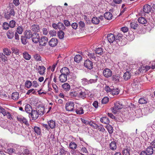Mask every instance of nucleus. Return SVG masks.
I'll use <instances>...</instances> for the list:
<instances>
[{"label":"nucleus","instance_id":"obj_1","mask_svg":"<svg viewBox=\"0 0 155 155\" xmlns=\"http://www.w3.org/2000/svg\"><path fill=\"white\" fill-rule=\"evenodd\" d=\"M114 105V107L111 108V110L113 113L116 114L118 110L122 108L123 106L119 102H116Z\"/></svg>","mask_w":155,"mask_h":155},{"label":"nucleus","instance_id":"obj_2","mask_svg":"<svg viewBox=\"0 0 155 155\" xmlns=\"http://www.w3.org/2000/svg\"><path fill=\"white\" fill-rule=\"evenodd\" d=\"M66 110L68 111H72L74 110V103L72 101H68L65 105Z\"/></svg>","mask_w":155,"mask_h":155},{"label":"nucleus","instance_id":"obj_3","mask_svg":"<svg viewBox=\"0 0 155 155\" xmlns=\"http://www.w3.org/2000/svg\"><path fill=\"white\" fill-rule=\"evenodd\" d=\"M132 87L134 90L137 91V90H140L141 88L140 84L139 81L137 80H134V82L132 84Z\"/></svg>","mask_w":155,"mask_h":155},{"label":"nucleus","instance_id":"obj_4","mask_svg":"<svg viewBox=\"0 0 155 155\" xmlns=\"http://www.w3.org/2000/svg\"><path fill=\"white\" fill-rule=\"evenodd\" d=\"M38 42L40 46H45L48 42V38L46 36H42L40 38Z\"/></svg>","mask_w":155,"mask_h":155},{"label":"nucleus","instance_id":"obj_5","mask_svg":"<svg viewBox=\"0 0 155 155\" xmlns=\"http://www.w3.org/2000/svg\"><path fill=\"white\" fill-rule=\"evenodd\" d=\"M84 65L87 69L91 70L93 68V62L89 59L86 60L84 61Z\"/></svg>","mask_w":155,"mask_h":155},{"label":"nucleus","instance_id":"obj_6","mask_svg":"<svg viewBox=\"0 0 155 155\" xmlns=\"http://www.w3.org/2000/svg\"><path fill=\"white\" fill-rule=\"evenodd\" d=\"M31 38L32 41L35 43H38L40 38L39 35L36 33L32 34Z\"/></svg>","mask_w":155,"mask_h":155},{"label":"nucleus","instance_id":"obj_7","mask_svg":"<svg viewBox=\"0 0 155 155\" xmlns=\"http://www.w3.org/2000/svg\"><path fill=\"white\" fill-rule=\"evenodd\" d=\"M103 75L106 78L110 77L112 75V71L109 68H106L104 69L103 72Z\"/></svg>","mask_w":155,"mask_h":155},{"label":"nucleus","instance_id":"obj_8","mask_svg":"<svg viewBox=\"0 0 155 155\" xmlns=\"http://www.w3.org/2000/svg\"><path fill=\"white\" fill-rule=\"evenodd\" d=\"M61 74L67 76H69L70 73L69 69L66 67L62 68L60 71Z\"/></svg>","mask_w":155,"mask_h":155},{"label":"nucleus","instance_id":"obj_9","mask_svg":"<svg viewBox=\"0 0 155 155\" xmlns=\"http://www.w3.org/2000/svg\"><path fill=\"white\" fill-rule=\"evenodd\" d=\"M58 42V41L56 38H52L49 41L48 43L51 47H54L57 45Z\"/></svg>","mask_w":155,"mask_h":155},{"label":"nucleus","instance_id":"obj_10","mask_svg":"<svg viewBox=\"0 0 155 155\" xmlns=\"http://www.w3.org/2000/svg\"><path fill=\"white\" fill-rule=\"evenodd\" d=\"M38 114L36 110H33L29 115H31L33 120H36L38 117Z\"/></svg>","mask_w":155,"mask_h":155},{"label":"nucleus","instance_id":"obj_11","mask_svg":"<svg viewBox=\"0 0 155 155\" xmlns=\"http://www.w3.org/2000/svg\"><path fill=\"white\" fill-rule=\"evenodd\" d=\"M107 37L108 41L110 43H113L115 40V36L112 34H108Z\"/></svg>","mask_w":155,"mask_h":155},{"label":"nucleus","instance_id":"obj_12","mask_svg":"<svg viewBox=\"0 0 155 155\" xmlns=\"http://www.w3.org/2000/svg\"><path fill=\"white\" fill-rule=\"evenodd\" d=\"M37 70L38 73L40 75H42L45 73L46 68L44 66H39Z\"/></svg>","mask_w":155,"mask_h":155},{"label":"nucleus","instance_id":"obj_13","mask_svg":"<svg viewBox=\"0 0 155 155\" xmlns=\"http://www.w3.org/2000/svg\"><path fill=\"white\" fill-rule=\"evenodd\" d=\"M131 76L132 72L130 71H127L124 74V79L125 81H127L130 78Z\"/></svg>","mask_w":155,"mask_h":155},{"label":"nucleus","instance_id":"obj_14","mask_svg":"<svg viewBox=\"0 0 155 155\" xmlns=\"http://www.w3.org/2000/svg\"><path fill=\"white\" fill-rule=\"evenodd\" d=\"M30 154L29 150L26 148H23L21 151L18 152L19 155H28Z\"/></svg>","mask_w":155,"mask_h":155},{"label":"nucleus","instance_id":"obj_15","mask_svg":"<svg viewBox=\"0 0 155 155\" xmlns=\"http://www.w3.org/2000/svg\"><path fill=\"white\" fill-rule=\"evenodd\" d=\"M61 87L63 90L66 92L69 91L71 89L70 85L67 83H65L62 84Z\"/></svg>","mask_w":155,"mask_h":155},{"label":"nucleus","instance_id":"obj_16","mask_svg":"<svg viewBox=\"0 0 155 155\" xmlns=\"http://www.w3.org/2000/svg\"><path fill=\"white\" fill-rule=\"evenodd\" d=\"M151 9L150 5H146L143 7V10L145 13H149L151 11Z\"/></svg>","mask_w":155,"mask_h":155},{"label":"nucleus","instance_id":"obj_17","mask_svg":"<svg viewBox=\"0 0 155 155\" xmlns=\"http://www.w3.org/2000/svg\"><path fill=\"white\" fill-rule=\"evenodd\" d=\"M86 94L85 92L82 91L81 90L78 91V97H79L84 99L85 97Z\"/></svg>","mask_w":155,"mask_h":155},{"label":"nucleus","instance_id":"obj_18","mask_svg":"<svg viewBox=\"0 0 155 155\" xmlns=\"http://www.w3.org/2000/svg\"><path fill=\"white\" fill-rule=\"evenodd\" d=\"M104 17L106 19L110 20L112 18L113 15L110 12H106L104 14Z\"/></svg>","mask_w":155,"mask_h":155},{"label":"nucleus","instance_id":"obj_19","mask_svg":"<svg viewBox=\"0 0 155 155\" xmlns=\"http://www.w3.org/2000/svg\"><path fill=\"white\" fill-rule=\"evenodd\" d=\"M68 76L61 74L59 76V81L61 82H66L67 80Z\"/></svg>","mask_w":155,"mask_h":155},{"label":"nucleus","instance_id":"obj_20","mask_svg":"<svg viewBox=\"0 0 155 155\" xmlns=\"http://www.w3.org/2000/svg\"><path fill=\"white\" fill-rule=\"evenodd\" d=\"M48 124L50 128L51 129L54 128L56 126L55 122L52 120H50L48 121Z\"/></svg>","mask_w":155,"mask_h":155},{"label":"nucleus","instance_id":"obj_21","mask_svg":"<svg viewBox=\"0 0 155 155\" xmlns=\"http://www.w3.org/2000/svg\"><path fill=\"white\" fill-rule=\"evenodd\" d=\"M31 30L35 32H39L40 30V28L39 25L34 24L31 26Z\"/></svg>","mask_w":155,"mask_h":155},{"label":"nucleus","instance_id":"obj_22","mask_svg":"<svg viewBox=\"0 0 155 155\" xmlns=\"http://www.w3.org/2000/svg\"><path fill=\"white\" fill-rule=\"evenodd\" d=\"M32 35L31 32L30 30H26L25 32V36L26 38H30L32 36Z\"/></svg>","mask_w":155,"mask_h":155},{"label":"nucleus","instance_id":"obj_23","mask_svg":"<svg viewBox=\"0 0 155 155\" xmlns=\"http://www.w3.org/2000/svg\"><path fill=\"white\" fill-rule=\"evenodd\" d=\"M100 121L103 123L107 124L109 123L110 120L107 117H103L100 119Z\"/></svg>","mask_w":155,"mask_h":155},{"label":"nucleus","instance_id":"obj_24","mask_svg":"<svg viewBox=\"0 0 155 155\" xmlns=\"http://www.w3.org/2000/svg\"><path fill=\"white\" fill-rule=\"evenodd\" d=\"M75 112L77 114L81 115L84 114V110L82 107H77L75 109Z\"/></svg>","mask_w":155,"mask_h":155},{"label":"nucleus","instance_id":"obj_25","mask_svg":"<svg viewBox=\"0 0 155 155\" xmlns=\"http://www.w3.org/2000/svg\"><path fill=\"white\" fill-rule=\"evenodd\" d=\"M14 31L11 30H9L7 33V35L8 38L11 39L14 36Z\"/></svg>","mask_w":155,"mask_h":155},{"label":"nucleus","instance_id":"obj_26","mask_svg":"<svg viewBox=\"0 0 155 155\" xmlns=\"http://www.w3.org/2000/svg\"><path fill=\"white\" fill-rule=\"evenodd\" d=\"M110 147L112 150H115L117 148L116 142L114 141H112L110 144Z\"/></svg>","mask_w":155,"mask_h":155},{"label":"nucleus","instance_id":"obj_27","mask_svg":"<svg viewBox=\"0 0 155 155\" xmlns=\"http://www.w3.org/2000/svg\"><path fill=\"white\" fill-rule=\"evenodd\" d=\"M146 151L148 155L152 154L153 152V147L149 146L146 149Z\"/></svg>","mask_w":155,"mask_h":155},{"label":"nucleus","instance_id":"obj_28","mask_svg":"<svg viewBox=\"0 0 155 155\" xmlns=\"http://www.w3.org/2000/svg\"><path fill=\"white\" fill-rule=\"evenodd\" d=\"M12 98L14 100H17L19 98V93L17 92L12 93Z\"/></svg>","mask_w":155,"mask_h":155},{"label":"nucleus","instance_id":"obj_29","mask_svg":"<svg viewBox=\"0 0 155 155\" xmlns=\"http://www.w3.org/2000/svg\"><path fill=\"white\" fill-rule=\"evenodd\" d=\"M25 110L27 113L29 114L33 110L31 105L28 104L25 106Z\"/></svg>","mask_w":155,"mask_h":155},{"label":"nucleus","instance_id":"obj_30","mask_svg":"<svg viewBox=\"0 0 155 155\" xmlns=\"http://www.w3.org/2000/svg\"><path fill=\"white\" fill-rule=\"evenodd\" d=\"M38 111L39 115H42L45 113V107H41L38 108Z\"/></svg>","mask_w":155,"mask_h":155},{"label":"nucleus","instance_id":"obj_31","mask_svg":"<svg viewBox=\"0 0 155 155\" xmlns=\"http://www.w3.org/2000/svg\"><path fill=\"white\" fill-rule=\"evenodd\" d=\"M7 153L10 155H14L16 154L15 149L12 148H8L7 150Z\"/></svg>","mask_w":155,"mask_h":155},{"label":"nucleus","instance_id":"obj_32","mask_svg":"<svg viewBox=\"0 0 155 155\" xmlns=\"http://www.w3.org/2000/svg\"><path fill=\"white\" fill-rule=\"evenodd\" d=\"M138 21L139 23L142 24H145L147 23L146 19L143 17H139L138 19Z\"/></svg>","mask_w":155,"mask_h":155},{"label":"nucleus","instance_id":"obj_33","mask_svg":"<svg viewBox=\"0 0 155 155\" xmlns=\"http://www.w3.org/2000/svg\"><path fill=\"white\" fill-rule=\"evenodd\" d=\"M69 96L71 97L78 96V91H75L74 90H71L69 93Z\"/></svg>","mask_w":155,"mask_h":155},{"label":"nucleus","instance_id":"obj_34","mask_svg":"<svg viewBox=\"0 0 155 155\" xmlns=\"http://www.w3.org/2000/svg\"><path fill=\"white\" fill-rule=\"evenodd\" d=\"M4 54L7 56H9L11 54V51L7 48H4L3 49Z\"/></svg>","mask_w":155,"mask_h":155},{"label":"nucleus","instance_id":"obj_35","mask_svg":"<svg viewBox=\"0 0 155 155\" xmlns=\"http://www.w3.org/2000/svg\"><path fill=\"white\" fill-rule=\"evenodd\" d=\"M23 58L27 60H29L31 58V55L26 52H24L23 54Z\"/></svg>","mask_w":155,"mask_h":155},{"label":"nucleus","instance_id":"obj_36","mask_svg":"<svg viewBox=\"0 0 155 155\" xmlns=\"http://www.w3.org/2000/svg\"><path fill=\"white\" fill-rule=\"evenodd\" d=\"M120 77L118 75H113L112 77V81L115 82H118L119 81Z\"/></svg>","mask_w":155,"mask_h":155},{"label":"nucleus","instance_id":"obj_37","mask_svg":"<svg viewBox=\"0 0 155 155\" xmlns=\"http://www.w3.org/2000/svg\"><path fill=\"white\" fill-rule=\"evenodd\" d=\"M91 22L94 24H98L100 22L99 18L96 17H94L92 19Z\"/></svg>","mask_w":155,"mask_h":155},{"label":"nucleus","instance_id":"obj_38","mask_svg":"<svg viewBox=\"0 0 155 155\" xmlns=\"http://www.w3.org/2000/svg\"><path fill=\"white\" fill-rule=\"evenodd\" d=\"M77 145L74 142H71L69 144V147L70 149L72 150H75L76 149Z\"/></svg>","mask_w":155,"mask_h":155},{"label":"nucleus","instance_id":"obj_39","mask_svg":"<svg viewBox=\"0 0 155 155\" xmlns=\"http://www.w3.org/2000/svg\"><path fill=\"white\" fill-rule=\"evenodd\" d=\"M103 49L102 48H96L95 51L96 54L102 55L103 54Z\"/></svg>","mask_w":155,"mask_h":155},{"label":"nucleus","instance_id":"obj_40","mask_svg":"<svg viewBox=\"0 0 155 155\" xmlns=\"http://www.w3.org/2000/svg\"><path fill=\"white\" fill-rule=\"evenodd\" d=\"M82 57L80 54H78L76 55L74 57V60L77 63H79L82 60Z\"/></svg>","mask_w":155,"mask_h":155},{"label":"nucleus","instance_id":"obj_41","mask_svg":"<svg viewBox=\"0 0 155 155\" xmlns=\"http://www.w3.org/2000/svg\"><path fill=\"white\" fill-rule=\"evenodd\" d=\"M119 90L118 88L112 89L111 93L113 95H117L119 94Z\"/></svg>","mask_w":155,"mask_h":155},{"label":"nucleus","instance_id":"obj_42","mask_svg":"<svg viewBox=\"0 0 155 155\" xmlns=\"http://www.w3.org/2000/svg\"><path fill=\"white\" fill-rule=\"evenodd\" d=\"M138 102L141 104H146L147 102V100L144 97H141L139 99Z\"/></svg>","mask_w":155,"mask_h":155},{"label":"nucleus","instance_id":"obj_43","mask_svg":"<svg viewBox=\"0 0 155 155\" xmlns=\"http://www.w3.org/2000/svg\"><path fill=\"white\" fill-rule=\"evenodd\" d=\"M58 28L61 30L60 31H62L64 30L65 28L66 27L64 26V24L61 22H58Z\"/></svg>","mask_w":155,"mask_h":155},{"label":"nucleus","instance_id":"obj_44","mask_svg":"<svg viewBox=\"0 0 155 155\" xmlns=\"http://www.w3.org/2000/svg\"><path fill=\"white\" fill-rule=\"evenodd\" d=\"M34 129L35 132L36 133L37 135H40V134H41V130L39 127L35 126Z\"/></svg>","mask_w":155,"mask_h":155},{"label":"nucleus","instance_id":"obj_45","mask_svg":"<svg viewBox=\"0 0 155 155\" xmlns=\"http://www.w3.org/2000/svg\"><path fill=\"white\" fill-rule=\"evenodd\" d=\"M106 128L110 134H111L113 133V127L111 125L109 124L107 125L106 126Z\"/></svg>","mask_w":155,"mask_h":155},{"label":"nucleus","instance_id":"obj_46","mask_svg":"<svg viewBox=\"0 0 155 155\" xmlns=\"http://www.w3.org/2000/svg\"><path fill=\"white\" fill-rule=\"evenodd\" d=\"M130 26L131 28L134 29H136L139 26L135 22H131L130 23Z\"/></svg>","mask_w":155,"mask_h":155},{"label":"nucleus","instance_id":"obj_47","mask_svg":"<svg viewBox=\"0 0 155 155\" xmlns=\"http://www.w3.org/2000/svg\"><path fill=\"white\" fill-rule=\"evenodd\" d=\"M34 59L37 61H41V57L40 55L38 54H35L33 55Z\"/></svg>","mask_w":155,"mask_h":155},{"label":"nucleus","instance_id":"obj_48","mask_svg":"<svg viewBox=\"0 0 155 155\" xmlns=\"http://www.w3.org/2000/svg\"><path fill=\"white\" fill-rule=\"evenodd\" d=\"M130 149L129 147L127 148L123 151V155H130Z\"/></svg>","mask_w":155,"mask_h":155},{"label":"nucleus","instance_id":"obj_49","mask_svg":"<svg viewBox=\"0 0 155 155\" xmlns=\"http://www.w3.org/2000/svg\"><path fill=\"white\" fill-rule=\"evenodd\" d=\"M32 85V83L30 81H26L25 83V87L28 88H30Z\"/></svg>","mask_w":155,"mask_h":155},{"label":"nucleus","instance_id":"obj_50","mask_svg":"<svg viewBox=\"0 0 155 155\" xmlns=\"http://www.w3.org/2000/svg\"><path fill=\"white\" fill-rule=\"evenodd\" d=\"M58 35L60 39H62L64 37V33L62 31H60L58 32Z\"/></svg>","mask_w":155,"mask_h":155},{"label":"nucleus","instance_id":"obj_51","mask_svg":"<svg viewBox=\"0 0 155 155\" xmlns=\"http://www.w3.org/2000/svg\"><path fill=\"white\" fill-rule=\"evenodd\" d=\"M5 55V54H4L2 53H0V58L2 61H4L5 62V61H7V57Z\"/></svg>","mask_w":155,"mask_h":155},{"label":"nucleus","instance_id":"obj_52","mask_svg":"<svg viewBox=\"0 0 155 155\" xmlns=\"http://www.w3.org/2000/svg\"><path fill=\"white\" fill-rule=\"evenodd\" d=\"M16 25V22L13 20L9 22V25L10 27L12 28H14Z\"/></svg>","mask_w":155,"mask_h":155},{"label":"nucleus","instance_id":"obj_53","mask_svg":"<svg viewBox=\"0 0 155 155\" xmlns=\"http://www.w3.org/2000/svg\"><path fill=\"white\" fill-rule=\"evenodd\" d=\"M16 31L18 34H21L23 31V28L19 26L17 28Z\"/></svg>","mask_w":155,"mask_h":155},{"label":"nucleus","instance_id":"obj_54","mask_svg":"<svg viewBox=\"0 0 155 155\" xmlns=\"http://www.w3.org/2000/svg\"><path fill=\"white\" fill-rule=\"evenodd\" d=\"M26 37L25 36H21V41L22 44L25 45L27 43Z\"/></svg>","mask_w":155,"mask_h":155},{"label":"nucleus","instance_id":"obj_55","mask_svg":"<svg viewBox=\"0 0 155 155\" xmlns=\"http://www.w3.org/2000/svg\"><path fill=\"white\" fill-rule=\"evenodd\" d=\"M49 33L50 36L52 37L55 36L56 35V32L54 30L50 31Z\"/></svg>","mask_w":155,"mask_h":155},{"label":"nucleus","instance_id":"obj_56","mask_svg":"<svg viewBox=\"0 0 155 155\" xmlns=\"http://www.w3.org/2000/svg\"><path fill=\"white\" fill-rule=\"evenodd\" d=\"M10 27L9 24L7 22H4L3 25V27L4 29L7 30Z\"/></svg>","mask_w":155,"mask_h":155},{"label":"nucleus","instance_id":"obj_57","mask_svg":"<svg viewBox=\"0 0 155 155\" xmlns=\"http://www.w3.org/2000/svg\"><path fill=\"white\" fill-rule=\"evenodd\" d=\"M8 13L9 14V15L12 17V18H13L15 15V12L14 10L13 9H11L9 12Z\"/></svg>","mask_w":155,"mask_h":155},{"label":"nucleus","instance_id":"obj_58","mask_svg":"<svg viewBox=\"0 0 155 155\" xmlns=\"http://www.w3.org/2000/svg\"><path fill=\"white\" fill-rule=\"evenodd\" d=\"M0 112L4 116H5L6 115L7 112H6L5 110L3 108L1 107Z\"/></svg>","mask_w":155,"mask_h":155},{"label":"nucleus","instance_id":"obj_59","mask_svg":"<svg viewBox=\"0 0 155 155\" xmlns=\"http://www.w3.org/2000/svg\"><path fill=\"white\" fill-rule=\"evenodd\" d=\"M122 36L121 34L118 33L117 35L115 36V40H118L119 41L122 39Z\"/></svg>","mask_w":155,"mask_h":155},{"label":"nucleus","instance_id":"obj_60","mask_svg":"<svg viewBox=\"0 0 155 155\" xmlns=\"http://www.w3.org/2000/svg\"><path fill=\"white\" fill-rule=\"evenodd\" d=\"M112 88H111L108 86H106L104 87V90L108 93L110 92L111 93L112 89Z\"/></svg>","mask_w":155,"mask_h":155},{"label":"nucleus","instance_id":"obj_61","mask_svg":"<svg viewBox=\"0 0 155 155\" xmlns=\"http://www.w3.org/2000/svg\"><path fill=\"white\" fill-rule=\"evenodd\" d=\"M12 50L13 51V52L16 54H18L19 53V50L17 48H12Z\"/></svg>","mask_w":155,"mask_h":155},{"label":"nucleus","instance_id":"obj_62","mask_svg":"<svg viewBox=\"0 0 155 155\" xmlns=\"http://www.w3.org/2000/svg\"><path fill=\"white\" fill-rule=\"evenodd\" d=\"M109 101L108 98L107 97H104L102 100L101 102L102 104H105L107 103Z\"/></svg>","mask_w":155,"mask_h":155},{"label":"nucleus","instance_id":"obj_63","mask_svg":"<svg viewBox=\"0 0 155 155\" xmlns=\"http://www.w3.org/2000/svg\"><path fill=\"white\" fill-rule=\"evenodd\" d=\"M120 30L124 33L127 32L128 31V28L126 27H122L121 28Z\"/></svg>","mask_w":155,"mask_h":155},{"label":"nucleus","instance_id":"obj_64","mask_svg":"<svg viewBox=\"0 0 155 155\" xmlns=\"http://www.w3.org/2000/svg\"><path fill=\"white\" fill-rule=\"evenodd\" d=\"M88 55L91 59H94L95 58V54L94 53H89Z\"/></svg>","mask_w":155,"mask_h":155}]
</instances>
